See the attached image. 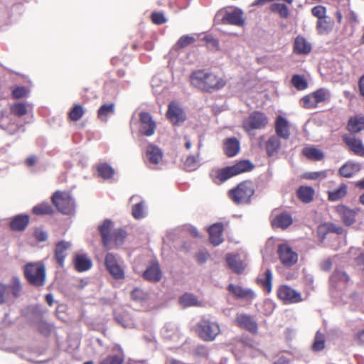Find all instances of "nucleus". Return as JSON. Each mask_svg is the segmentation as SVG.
I'll use <instances>...</instances> for the list:
<instances>
[{
  "instance_id": "nucleus-54",
  "label": "nucleus",
  "mask_w": 364,
  "mask_h": 364,
  "mask_svg": "<svg viewBox=\"0 0 364 364\" xmlns=\"http://www.w3.org/2000/svg\"><path fill=\"white\" fill-rule=\"evenodd\" d=\"M132 214L136 219L141 218L144 216V210L142 203H139L133 207Z\"/></svg>"
},
{
  "instance_id": "nucleus-59",
  "label": "nucleus",
  "mask_w": 364,
  "mask_h": 364,
  "mask_svg": "<svg viewBox=\"0 0 364 364\" xmlns=\"http://www.w3.org/2000/svg\"><path fill=\"white\" fill-rule=\"evenodd\" d=\"M33 236L39 242H44L48 238V234L41 228L35 229Z\"/></svg>"
},
{
  "instance_id": "nucleus-44",
  "label": "nucleus",
  "mask_w": 364,
  "mask_h": 364,
  "mask_svg": "<svg viewBox=\"0 0 364 364\" xmlns=\"http://www.w3.org/2000/svg\"><path fill=\"white\" fill-rule=\"evenodd\" d=\"M111 237L117 246L121 245L126 237V232L121 228L114 229Z\"/></svg>"
},
{
  "instance_id": "nucleus-19",
  "label": "nucleus",
  "mask_w": 364,
  "mask_h": 364,
  "mask_svg": "<svg viewBox=\"0 0 364 364\" xmlns=\"http://www.w3.org/2000/svg\"><path fill=\"white\" fill-rule=\"evenodd\" d=\"M275 130L277 135L284 139L289 137V125L288 121L282 116H278L275 121Z\"/></svg>"
},
{
  "instance_id": "nucleus-14",
  "label": "nucleus",
  "mask_w": 364,
  "mask_h": 364,
  "mask_svg": "<svg viewBox=\"0 0 364 364\" xmlns=\"http://www.w3.org/2000/svg\"><path fill=\"white\" fill-rule=\"evenodd\" d=\"M277 294L279 298L286 303H296L301 301L300 294L288 286L281 287Z\"/></svg>"
},
{
  "instance_id": "nucleus-30",
  "label": "nucleus",
  "mask_w": 364,
  "mask_h": 364,
  "mask_svg": "<svg viewBox=\"0 0 364 364\" xmlns=\"http://www.w3.org/2000/svg\"><path fill=\"white\" fill-rule=\"evenodd\" d=\"M226 260L230 268L237 273H241L245 267V264L239 259L237 255L229 254L226 256Z\"/></svg>"
},
{
  "instance_id": "nucleus-21",
  "label": "nucleus",
  "mask_w": 364,
  "mask_h": 364,
  "mask_svg": "<svg viewBox=\"0 0 364 364\" xmlns=\"http://www.w3.org/2000/svg\"><path fill=\"white\" fill-rule=\"evenodd\" d=\"M228 290L239 299H252L255 297V294L251 289H245L238 285L230 284Z\"/></svg>"
},
{
  "instance_id": "nucleus-41",
  "label": "nucleus",
  "mask_w": 364,
  "mask_h": 364,
  "mask_svg": "<svg viewBox=\"0 0 364 364\" xmlns=\"http://www.w3.org/2000/svg\"><path fill=\"white\" fill-rule=\"evenodd\" d=\"M348 280V275L341 271L336 272L331 278V282L332 284L339 286L340 284H345Z\"/></svg>"
},
{
  "instance_id": "nucleus-38",
  "label": "nucleus",
  "mask_w": 364,
  "mask_h": 364,
  "mask_svg": "<svg viewBox=\"0 0 364 364\" xmlns=\"http://www.w3.org/2000/svg\"><path fill=\"white\" fill-rule=\"evenodd\" d=\"M270 10L284 18H287L289 15V9L284 4L274 3L270 6Z\"/></svg>"
},
{
  "instance_id": "nucleus-40",
  "label": "nucleus",
  "mask_w": 364,
  "mask_h": 364,
  "mask_svg": "<svg viewBox=\"0 0 364 364\" xmlns=\"http://www.w3.org/2000/svg\"><path fill=\"white\" fill-rule=\"evenodd\" d=\"M325 347V336L320 331H317L312 344V349L314 351H321Z\"/></svg>"
},
{
  "instance_id": "nucleus-23",
  "label": "nucleus",
  "mask_w": 364,
  "mask_h": 364,
  "mask_svg": "<svg viewBox=\"0 0 364 364\" xmlns=\"http://www.w3.org/2000/svg\"><path fill=\"white\" fill-rule=\"evenodd\" d=\"M293 220L291 216L287 213H282L276 215L272 220V226L274 228H279L282 229L287 228L291 225Z\"/></svg>"
},
{
  "instance_id": "nucleus-64",
  "label": "nucleus",
  "mask_w": 364,
  "mask_h": 364,
  "mask_svg": "<svg viewBox=\"0 0 364 364\" xmlns=\"http://www.w3.org/2000/svg\"><path fill=\"white\" fill-rule=\"evenodd\" d=\"M355 260L360 269H364V253H360Z\"/></svg>"
},
{
  "instance_id": "nucleus-63",
  "label": "nucleus",
  "mask_w": 364,
  "mask_h": 364,
  "mask_svg": "<svg viewBox=\"0 0 364 364\" xmlns=\"http://www.w3.org/2000/svg\"><path fill=\"white\" fill-rule=\"evenodd\" d=\"M205 41H206L208 46L212 49L218 50L219 48V43L218 41L215 39L214 38L211 36H205L204 38Z\"/></svg>"
},
{
  "instance_id": "nucleus-5",
  "label": "nucleus",
  "mask_w": 364,
  "mask_h": 364,
  "mask_svg": "<svg viewBox=\"0 0 364 364\" xmlns=\"http://www.w3.org/2000/svg\"><path fill=\"white\" fill-rule=\"evenodd\" d=\"M268 122V118L264 114L253 112L243 120L242 128L249 135H252L253 130L264 129Z\"/></svg>"
},
{
  "instance_id": "nucleus-57",
  "label": "nucleus",
  "mask_w": 364,
  "mask_h": 364,
  "mask_svg": "<svg viewBox=\"0 0 364 364\" xmlns=\"http://www.w3.org/2000/svg\"><path fill=\"white\" fill-rule=\"evenodd\" d=\"M123 360L116 355H112L103 359L100 364H122Z\"/></svg>"
},
{
  "instance_id": "nucleus-15",
  "label": "nucleus",
  "mask_w": 364,
  "mask_h": 364,
  "mask_svg": "<svg viewBox=\"0 0 364 364\" xmlns=\"http://www.w3.org/2000/svg\"><path fill=\"white\" fill-rule=\"evenodd\" d=\"M113 223L109 219L104 220L99 225V230L102 238L104 246L106 248H109V245L112 241V234L114 231L112 230Z\"/></svg>"
},
{
  "instance_id": "nucleus-9",
  "label": "nucleus",
  "mask_w": 364,
  "mask_h": 364,
  "mask_svg": "<svg viewBox=\"0 0 364 364\" xmlns=\"http://www.w3.org/2000/svg\"><path fill=\"white\" fill-rule=\"evenodd\" d=\"M329 97V92L322 88L304 96L301 98V102L304 107L311 109L316 107L318 103L325 102Z\"/></svg>"
},
{
  "instance_id": "nucleus-61",
  "label": "nucleus",
  "mask_w": 364,
  "mask_h": 364,
  "mask_svg": "<svg viewBox=\"0 0 364 364\" xmlns=\"http://www.w3.org/2000/svg\"><path fill=\"white\" fill-rule=\"evenodd\" d=\"M27 90L23 87H17L12 91V95L14 98H22L27 94Z\"/></svg>"
},
{
  "instance_id": "nucleus-4",
  "label": "nucleus",
  "mask_w": 364,
  "mask_h": 364,
  "mask_svg": "<svg viewBox=\"0 0 364 364\" xmlns=\"http://www.w3.org/2000/svg\"><path fill=\"white\" fill-rule=\"evenodd\" d=\"M253 185L250 181H244L229 191V197L237 204H246L254 194Z\"/></svg>"
},
{
  "instance_id": "nucleus-28",
  "label": "nucleus",
  "mask_w": 364,
  "mask_h": 364,
  "mask_svg": "<svg viewBox=\"0 0 364 364\" xmlns=\"http://www.w3.org/2000/svg\"><path fill=\"white\" fill-rule=\"evenodd\" d=\"M179 303L183 307L202 306L203 302L191 293H186L179 298Z\"/></svg>"
},
{
  "instance_id": "nucleus-48",
  "label": "nucleus",
  "mask_w": 364,
  "mask_h": 364,
  "mask_svg": "<svg viewBox=\"0 0 364 364\" xmlns=\"http://www.w3.org/2000/svg\"><path fill=\"white\" fill-rule=\"evenodd\" d=\"M52 210L51 206L47 203H41L33 208V212L36 215L49 214Z\"/></svg>"
},
{
  "instance_id": "nucleus-11",
  "label": "nucleus",
  "mask_w": 364,
  "mask_h": 364,
  "mask_svg": "<svg viewBox=\"0 0 364 364\" xmlns=\"http://www.w3.org/2000/svg\"><path fill=\"white\" fill-rule=\"evenodd\" d=\"M278 255L282 264L285 267H291L298 260L297 254L286 244H282L278 247Z\"/></svg>"
},
{
  "instance_id": "nucleus-58",
  "label": "nucleus",
  "mask_w": 364,
  "mask_h": 364,
  "mask_svg": "<svg viewBox=\"0 0 364 364\" xmlns=\"http://www.w3.org/2000/svg\"><path fill=\"white\" fill-rule=\"evenodd\" d=\"M198 164V158L193 156H189L187 157L185 166L189 171L193 170Z\"/></svg>"
},
{
  "instance_id": "nucleus-35",
  "label": "nucleus",
  "mask_w": 364,
  "mask_h": 364,
  "mask_svg": "<svg viewBox=\"0 0 364 364\" xmlns=\"http://www.w3.org/2000/svg\"><path fill=\"white\" fill-rule=\"evenodd\" d=\"M348 129L357 133L364 129V117H352L349 119Z\"/></svg>"
},
{
  "instance_id": "nucleus-56",
  "label": "nucleus",
  "mask_w": 364,
  "mask_h": 364,
  "mask_svg": "<svg viewBox=\"0 0 364 364\" xmlns=\"http://www.w3.org/2000/svg\"><path fill=\"white\" fill-rule=\"evenodd\" d=\"M327 176L326 171L311 172L306 174V178L311 180L323 179Z\"/></svg>"
},
{
  "instance_id": "nucleus-42",
  "label": "nucleus",
  "mask_w": 364,
  "mask_h": 364,
  "mask_svg": "<svg viewBox=\"0 0 364 364\" xmlns=\"http://www.w3.org/2000/svg\"><path fill=\"white\" fill-rule=\"evenodd\" d=\"M114 111V105L111 103L109 105H103L98 110V117L102 121H106L107 117Z\"/></svg>"
},
{
  "instance_id": "nucleus-7",
  "label": "nucleus",
  "mask_w": 364,
  "mask_h": 364,
  "mask_svg": "<svg viewBox=\"0 0 364 364\" xmlns=\"http://www.w3.org/2000/svg\"><path fill=\"white\" fill-rule=\"evenodd\" d=\"M197 330L199 336L207 341L215 340L216 336L220 333L219 325L209 320H202L198 324Z\"/></svg>"
},
{
  "instance_id": "nucleus-26",
  "label": "nucleus",
  "mask_w": 364,
  "mask_h": 364,
  "mask_svg": "<svg viewBox=\"0 0 364 364\" xmlns=\"http://www.w3.org/2000/svg\"><path fill=\"white\" fill-rule=\"evenodd\" d=\"M144 277L150 282H158L161 278V272L158 264H151L143 274Z\"/></svg>"
},
{
  "instance_id": "nucleus-43",
  "label": "nucleus",
  "mask_w": 364,
  "mask_h": 364,
  "mask_svg": "<svg viewBox=\"0 0 364 364\" xmlns=\"http://www.w3.org/2000/svg\"><path fill=\"white\" fill-rule=\"evenodd\" d=\"M291 83L299 90H305L308 87V82L306 78L299 75H293Z\"/></svg>"
},
{
  "instance_id": "nucleus-17",
  "label": "nucleus",
  "mask_w": 364,
  "mask_h": 364,
  "mask_svg": "<svg viewBox=\"0 0 364 364\" xmlns=\"http://www.w3.org/2000/svg\"><path fill=\"white\" fill-rule=\"evenodd\" d=\"M146 159L150 164H159L163 160V152L159 146L149 144L146 147Z\"/></svg>"
},
{
  "instance_id": "nucleus-51",
  "label": "nucleus",
  "mask_w": 364,
  "mask_h": 364,
  "mask_svg": "<svg viewBox=\"0 0 364 364\" xmlns=\"http://www.w3.org/2000/svg\"><path fill=\"white\" fill-rule=\"evenodd\" d=\"M84 114V109L80 105H75L69 113L71 120L77 121L80 119Z\"/></svg>"
},
{
  "instance_id": "nucleus-16",
  "label": "nucleus",
  "mask_w": 364,
  "mask_h": 364,
  "mask_svg": "<svg viewBox=\"0 0 364 364\" xmlns=\"http://www.w3.org/2000/svg\"><path fill=\"white\" fill-rule=\"evenodd\" d=\"M237 324L252 333H257V323L252 318L246 314H238L235 318Z\"/></svg>"
},
{
  "instance_id": "nucleus-53",
  "label": "nucleus",
  "mask_w": 364,
  "mask_h": 364,
  "mask_svg": "<svg viewBox=\"0 0 364 364\" xmlns=\"http://www.w3.org/2000/svg\"><path fill=\"white\" fill-rule=\"evenodd\" d=\"M313 16H316L318 20L326 16V8L323 6H316L311 9Z\"/></svg>"
},
{
  "instance_id": "nucleus-12",
  "label": "nucleus",
  "mask_w": 364,
  "mask_h": 364,
  "mask_svg": "<svg viewBox=\"0 0 364 364\" xmlns=\"http://www.w3.org/2000/svg\"><path fill=\"white\" fill-rule=\"evenodd\" d=\"M166 117L173 125H180L186 118L183 109L175 102L168 105Z\"/></svg>"
},
{
  "instance_id": "nucleus-39",
  "label": "nucleus",
  "mask_w": 364,
  "mask_h": 364,
  "mask_svg": "<svg viewBox=\"0 0 364 364\" xmlns=\"http://www.w3.org/2000/svg\"><path fill=\"white\" fill-rule=\"evenodd\" d=\"M280 148V141L276 136H271L267 143V151L269 155L276 153Z\"/></svg>"
},
{
  "instance_id": "nucleus-32",
  "label": "nucleus",
  "mask_w": 364,
  "mask_h": 364,
  "mask_svg": "<svg viewBox=\"0 0 364 364\" xmlns=\"http://www.w3.org/2000/svg\"><path fill=\"white\" fill-rule=\"evenodd\" d=\"M92 264V261L85 255H77L75 258V266L79 272L90 269Z\"/></svg>"
},
{
  "instance_id": "nucleus-3",
  "label": "nucleus",
  "mask_w": 364,
  "mask_h": 364,
  "mask_svg": "<svg viewBox=\"0 0 364 364\" xmlns=\"http://www.w3.org/2000/svg\"><path fill=\"white\" fill-rule=\"evenodd\" d=\"M24 274L28 281L34 286H43L46 279V267L42 262H31L25 265Z\"/></svg>"
},
{
  "instance_id": "nucleus-10",
  "label": "nucleus",
  "mask_w": 364,
  "mask_h": 364,
  "mask_svg": "<svg viewBox=\"0 0 364 364\" xmlns=\"http://www.w3.org/2000/svg\"><path fill=\"white\" fill-rule=\"evenodd\" d=\"M105 266L109 273L115 279H123L124 278V271L122 264L117 260L116 257L108 253L105 257Z\"/></svg>"
},
{
  "instance_id": "nucleus-47",
  "label": "nucleus",
  "mask_w": 364,
  "mask_h": 364,
  "mask_svg": "<svg viewBox=\"0 0 364 364\" xmlns=\"http://www.w3.org/2000/svg\"><path fill=\"white\" fill-rule=\"evenodd\" d=\"M259 281L263 285L264 288L267 290V292H270L272 289V274L270 269H267L264 277L260 278Z\"/></svg>"
},
{
  "instance_id": "nucleus-8",
  "label": "nucleus",
  "mask_w": 364,
  "mask_h": 364,
  "mask_svg": "<svg viewBox=\"0 0 364 364\" xmlns=\"http://www.w3.org/2000/svg\"><path fill=\"white\" fill-rule=\"evenodd\" d=\"M220 17H221L222 23L237 26H242L245 22L243 12L239 9L232 11H220L215 16L216 20Z\"/></svg>"
},
{
  "instance_id": "nucleus-55",
  "label": "nucleus",
  "mask_w": 364,
  "mask_h": 364,
  "mask_svg": "<svg viewBox=\"0 0 364 364\" xmlns=\"http://www.w3.org/2000/svg\"><path fill=\"white\" fill-rule=\"evenodd\" d=\"M7 287L10 289V294H11L14 298L19 295L21 287L18 279H14L13 284L11 286H7Z\"/></svg>"
},
{
  "instance_id": "nucleus-45",
  "label": "nucleus",
  "mask_w": 364,
  "mask_h": 364,
  "mask_svg": "<svg viewBox=\"0 0 364 364\" xmlns=\"http://www.w3.org/2000/svg\"><path fill=\"white\" fill-rule=\"evenodd\" d=\"M98 174L105 179L110 178L114 175L113 168L107 164H100L97 168Z\"/></svg>"
},
{
  "instance_id": "nucleus-29",
  "label": "nucleus",
  "mask_w": 364,
  "mask_h": 364,
  "mask_svg": "<svg viewBox=\"0 0 364 364\" xmlns=\"http://www.w3.org/2000/svg\"><path fill=\"white\" fill-rule=\"evenodd\" d=\"M240 142L236 138H230L224 144V151L228 156H235L240 151Z\"/></svg>"
},
{
  "instance_id": "nucleus-60",
  "label": "nucleus",
  "mask_w": 364,
  "mask_h": 364,
  "mask_svg": "<svg viewBox=\"0 0 364 364\" xmlns=\"http://www.w3.org/2000/svg\"><path fill=\"white\" fill-rule=\"evenodd\" d=\"M197 261L199 263H205L210 257V255L206 250H200L196 255Z\"/></svg>"
},
{
  "instance_id": "nucleus-34",
  "label": "nucleus",
  "mask_w": 364,
  "mask_h": 364,
  "mask_svg": "<svg viewBox=\"0 0 364 364\" xmlns=\"http://www.w3.org/2000/svg\"><path fill=\"white\" fill-rule=\"evenodd\" d=\"M303 154L311 160L320 161L323 158V153L314 146H307L303 149Z\"/></svg>"
},
{
  "instance_id": "nucleus-33",
  "label": "nucleus",
  "mask_w": 364,
  "mask_h": 364,
  "mask_svg": "<svg viewBox=\"0 0 364 364\" xmlns=\"http://www.w3.org/2000/svg\"><path fill=\"white\" fill-rule=\"evenodd\" d=\"M314 190L310 186H301L297 191L298 198L304 203H309L314 198Z\"/></svg>"
},
{
  "instance_id": "nucleus-22",
  "label": "nucleus",
  "mask_w": 364,
  "mask_h": 364,
  "mask_svg": "<svg viewBox=\"0 0 364 364\" xmlns=\"http://www.w3.org/2000/svg\"><path fill=\"white\" fill-rule=\"evenodd\" d=\"M71 243L69 242H59L55 247V255L57 262L60 266L63 265L64 259L67 255L68 250L70 248Z\"/></svg>"
},
{
  "instance_id": "nucleus-52",
  "label": "nucleus",
  "mask_w": 364,
  "mask_h": 364,
  "mask_svg": "<svg viewBox=\"0 0 364 364\" xmlns=\"http://www.w3.org/2000/svg\"><path fill=\"white\" fill-rule=\"evenodd\" d=\"M11 111L18 116H23L26 114L27 109L23 103H16L11 107Z\"/></svg>"
},
{
  "instance_id": "nucleus-49",
  "label": "nucleus",
  "mask_w": 364,
  "mask_h": 364,
  "mask_svg": "<svg viewBox=\"0 0 364 364\" xmlns=\"http://www.w3.org/2000/svg\"><path fill=\"white\" fill-rule=\"evenodd\" d=\"M194 42L195 38L193 36L188 35L183 36L178 39L175 47L176 48H183Z\"/></svg>"
},
{
  "instance_id": "nucleus-36",
  "label": "nucleus",
  "mask_w": 364,
  "mask_h": 364,
  "mask_svg": "<svg viewBox=\"0 0 364 364\" xmlns=\"http://www.w3.org/2000/svg\"><path fill=\"white\" fill-rule=\"evenodd\" d=\"M339 212L342 216L344 223L346 225H350L354 223L355 215L354 210L346 207H341L339 209Z\"/></svg>"
},
{
  "instance_id": "nucleus-27",
  "label": "nucleus",
  "mask_w": 364,
  "mask_h": 364,
  "mask_svg": "<svg viewBox=\"0 0 364 364\" xmlns=\"http://www.w3.org/2000/svg\"><path fill=\"white\" fill-rule=\"evenodd\" d=\"M294 48L299 54H308L311 50V45L304 37L297 36L294 40Z\"/></svg>"
},
{
  "instance_id": "nucleus-18",
  "label": "nucleus",
  "mask_w": 364,
  "mask_h": 364,
  "mask_svg": "<svg viewBox=\"0 0 364 364\" xmlns=\"http://www.w3.org/2000/svg\"><path fill=\"white\" fill-rule=\"evenodd\" d=\"M343 140L355 154L358 156L364 155V146L362 141L353 136H344Z\"/></svg>"
},
{
  "instance_id": "nucleus-6",
  "label": "nucleus",
  "mask_w": 364,
  "mask_h": 364,
  "mask_svg": "<svg viewBox=\"0 0 364 364\" xmlns=\"http://www.w3.org/2000/svg\"><path fill=\"white\" fill-rule=\"evenodd\" d=\"M52 200L62 213L69 215L74 212V200L68 193L57 191L53 196Z\"/></svg>"
},
{
  "instance_id": "nucleus-24",
  "label": "nucleus",
  "mask_w": 364,
  "mask_h": 364,
  "mask_svg": "<svg viewBox=\"0 0 364 364\" xmlns=\"http://www.w3.org/2000/svg\"><path fill=\"white\" fill-rule=\"evenodd\" d=\"M28 223L29 217L27 215H18L11 219L10 227L14 231H22L26 228Z\"/></svg>"
},
{
  "instance_id": "nucleus-37",
  "label": "nucleus",
  "mask_w": 364,
  "mask_h": 364,
  "mask_svg": "<svg viewBox=\"0 0 364 364\" xmlns=\"http://www.w3.org/2000/svg\"><path fill=\"white\" fill-rule=\"evenodd\" d=\"M333 28V22L327 16L320 18L317 21V29L319 33L329 32Z\"/></svg>"
},
{
  "instance_id": "nucleus-62",
  "label": "nucleus",
  "mask_w": 364,
  "mask_h": 364,
  "mask_svg": "<svg viewBox=\"0 0 364 364\" xmlns=\"http://www.w3.org/2000/svg\"><path fill=\"white\" fill-rule=\"evenodd\" d=\"M152 21L156 24H162L166 21V18L162 13H154L151 15Z\"/></svg>"
},
{
  "instance_id": "nucleus-46",
  "label": "nucleus",
  "mask_w": 364,
  "mask_h": 364,
  "mask_svg": "<svg viewBox=\"0 0 364 364\" xmlns=\"http://www.w3.org/2000/svg\"><path fill=\"white\" fill-rule=\"evenodd\" d=\"M132 299L138 303H143L147 300L148 295L143 290L136 288L131 292Z\"/></svg>"
},
{
  "instance_id": "nucleus-50",
  "label": "nucleus",
  "mask_w": 364,
  "mask_h": 364,
  "mask_svg": "<svg viewBox=\"0 0 364 364\" xmlns=\"http://www.w3.org/2000/svg\"><path fill=\"white\" fill-rule=\"evenodd\" d=\"M10 289L7 286L0 284V304L11 303Z\"/></svg>"
},
{
  "instance_id": "nucleus-31",
  "label": "nucleus",
  "mask_w": 364,
  "mask_h": 364,
  "mask_svg": "<svg viewBox=\"0 0 364 364\" xmlns=\"http://www.w3.org/2000/svg\"><path fill=\"white\" fill-rule=\"evenodd\" d=\"M348 193V186L342 183L337 188L328 191V199L331 201H336L343 198Z\"/></svg>"
},
{
  "instance_id": "nucleus-13",
  "label": "nucleus",
  "mask_w": 364,
  "mask_h": 364,
  "mask_svg": "<svg viewBox=\"0 0 364 364\" xmlns=\"http://www.w3.org/2000/svg\"><path fill=\"white\" fill-rule=\"evenodd\" d=\"M140 119V132L147 136L154 134L156 124L153 120L152 117L147 112H141L139 114Z\"/></svg>"
},
{
  "instance_id": "nucleus-20",
  "label": "nucleus",
  "mask_w": 364,
  "mask_h": 364,
  "mask_svg": "<svg viewBox=\"0 0 364 364\" xmlns=\"http://www.w3.org/2000/svg\"><path fill=\"white\" fill-rule=\"evenodd\" d=\"M223 225L220 223H216L210 227L208 230L210 235V240L213 245L218 246L223 242Z\"/></svg>"
},
{
  "instance_id": "nucleus-2",
  "label": "nucleus",
  "mask_w": 364,
  "mask_h": 364,
  "mask_svg": "<svg viewBox=\"0 0 364 364\" xmlns=\"http://www.w3.org/2000/svg\"><path fill=\"white\" fill-rule=\"evenodd\" d=\"M252 167L249 161H241L233 166L213 170L211 172V177L215 183L220 184L232 176L251 170Z\"/></svg>"
},
{
  "instance_id": "nucleus-1",
  "label": "nucleus",
  "mask_w": 364,
  "mask_h": 364,
  "mask_svg": "<svg viewBox=\"0 0 364 364\" xmlns=\"http://www.w3.org/2000/svg\"><path fill=\"white\" fill-rule=\"evenodd\" d=\"M190 82L193 86L206 91L221 88L225 84L221 77L203 70L193 72L190 76Z\"/></svg>"
},
{
  "instance_id": "nucleus-25",
  "label": "nucleus",
  "mask_w": 364,
  "mask_h": 364,
  "mask_svg": "<svg viewBox=\"0 0 364 364\" xmlns=\"http://www.w3.org/2000/svg\"><path fill=\"white\" fill-rule=\"evenodd\" d=\"M360 165L358 163L347 162L339 169V173L343 177L350 178L360 170Z\"/></svg>"
}]
</instances>
